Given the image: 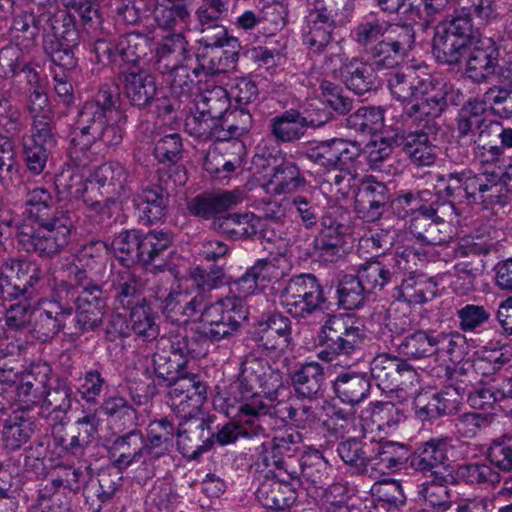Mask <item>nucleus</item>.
Instances as JSON below:
<instances>
[{
  "label": "nucleus",
  "instance_id": "nucleus-62",
  "mask_svg": "<svg viewBox=\"0 0 512 512\" xmlns=\"http://www.w3.org/2000/svg\"><path fill=\"white\" fill-rule=\"evenodd\" d=\"M189 111L190 114L187 115L185 119V131L200 139H211L213 129H215L216 120H213L208 116L198 103H195Z\"/></svg>",
  "mask_w": 512,
  "mask_h": 512
},
{
  "label": "nucleus",
  "instance_id": "nucleus-43",
  "mask_svg": "<svg viewBox=\"0 0 512 512\" xmlns=\"http://www.w3.org/2000/svg\"><path fill=\"white\" fill-rule=\"evenodd\" d=\"M152 52L151 39L139 32H130L118 38L119 58L131 67H137L141 59Z\"/></svg>",
  "mask_w": 512,
  "mask_h": 512
},
{
  "label": "nucleus",
  "instance_id": "nucleus-42",
  "mask_svg": "<svg viewBox=\"0 0 512 512\" xmlns=\"http://www.w3.org/2000/svg\"><path fill=\"white\" fill-rule=\"evenodd\" d=\"M129 324L131 330L144 341L156 340L159 336V326L155 322L156 314L148 300L130 309Z\"/></svg>",
  "mask_w": 512,
  "mask_h": 512
},
{
  "label": "nucleus",
  "instance_id": "nucleus-44",
  "mask_svg": "<svg viewBox=\"0 0 512 512\" xmlns=\"http://www.w3.org/2000/svg\"><path fill=\"white\" fill-rule=\"evenodd\" d=\"M440 338L444 340L445 335L433 337L422 330L414 331L396 343L397 351L407 359H420L432 354V348L440 342Z\"/></svg>",
  "mask_w": 512,
  "mask_h": 512
},
{
  "label": "nucleus",
  "instance_id": "nucleus-34",
  "mask_svg": "<svg viewBox=\"0 0 512 512\" xmlns=\"http://www.w3.org/2000/svg\"><path fill=\"white\" fill-rule=\"evenodd\" d=\"M340 75L345 86L357 95H363L376 88V73L367 62L356 58L344 62Z\"/></svg>",
  "mask_w": 512,
  "mask_h": 512
},
{
  "label": "nucleus",
  "instance_id": "nucleus-15",
  "mask_svg": "<svg viewBox=\"0 0 512 512\" xmlns=\"http://www.w3.org/2000/svg\"><path fill=\"white\" fill-rule=\"evenodd\" d=\"M212 419L202 410L193 413L187 418H181L177 428L178 445L194 448L189 458L197 460L203 453L209 451L215 444L211 428Z\"/></svg>",
  "mask_w": 512,
  "mask_h": 512
},
{
  "label": "nucleus",
  "instance_id": "nucleus-8",
  "mask_svg": "<svg viewBox=\"0 0 512 512\" xmlns=\"http://www.w3.org/2000/svg\"><path fill=\"white\" fill-rule=\"evenodd\" d=\"M279 303L287 314L300 320L328 308L324 288L311 273L291 277L280 291Z\"/></svg>",
  "mask_w": 512,
  "mask_h": 512
},
{
  "label": "nucleus",
  "instance_id": "nucleus-2",
  "mask_svg": "<svg viewBox=\"0 0 512 512\" xmlns=\"http://www.w3.org/2000/svg\"><path fill=\"white\" fill-rule=\"evenodd\" d=\"M25 213L39 225L38 229L28 225L18 228L16 238L26 252L51 259L69 244L75 215L65 207H54L47 189L35 188L27 193Z\"/></svg>",
  "mask_w": 512,
  "mask_h": 512
},
{
  "label": "nucleus",
  "instance_id": "nucleus-36",
  "mask_svg": "<svg viewBox=\"0 0 512 512\" xmlns=\"http://www.w3.org/2000/svg\"><path fill=\"white\" fill-rule=\"evenodd\" d=\"M175 436L177 437V430L167 417L151 421L145 437L147 456L150 459H157L167 454Z\"/></svg>",
  "mask_w": 512,
  "mask_h": 512
},
{
  "label": "nucleus",
  "instance_id": "nucleus-6",
  "mask_svg": "<svg viewBox=\"0 0 512 512\" xmlns=\"http://www.w3.org/2000/svg\"><path fill=\"white\" fill-rule=\"evenodd\" d=\"M363 330L354 325L350 315H329L321 326L318 340L323 349L318 358L342 368H351L363 356Z\"/></svg>",
  "mask_w": 512,
  "mask_h": 512
},
{
  "label": "nucleus",
  "instance_id": "nucleus-35",
  "mask_svg": "<svg viewBox=\"0 0 512 512\" xmlns=\"http://www.w3.org/2000/svg\"><path fill=\"white\" fill-rule=\"evenodd\" d=\"M309 123L298 110H287L270 119V132L277 142L294 143L303 138Z\"/></svg>",
  "mask_w": 512,
  "mask_h": 512
},
{
  "label": "nucleus",
  "instance_id": "nucleus-28",
  "mask_svg": "<svg viewBox=\"0 0 512 512\" xmlns=\"http://www.w3.org/2000/svg\"><path fill=\"white\" fill-rule=\"evenodd\" d=\"M389 201L390 192L384 183L367 181L358 191L355 207L362 219L366 222H375L381 218Z\"/></svg>",
  "mask_w": 512,
  "mask_h": 512
},
{
  "label": "nucleus",
  "instance_id": "nucleus-61",
  "mask_svg": "<svg viewBox=\"0 0 512 512\" xmlns=\"http://www.w3.org/2000/svg\"><path fill=\"white\" fill-rule=\"evenodd\" d=\"M454 474H451L452 482H465L470 484L490 483L496 484L500 482L499 473L493 471L491 467L480 464H466L459 466Z\"/></svg>",
  "mask_w": 512,
  "mask_h": 512
},
{
  "label": "nucleus",
  "instance_id": "nucleus-31",
  "mask_svg": "<svg viewBox=\"0 0 512 512\" xmlns=\"http://www.w3.org/2000/svg\"><path fill=\"white\" fill-rule=\"evenodd\" d=\"M255 495L265 508L279 511L288 510L297 499L296 489L281 477V473H275L274 479L262 482Z\"/></svg>",
  "mask_w": 512,
  "mask_h": 512
},
{
  "label": "nucleus",
  "instance_id": "nucleus-37",
  "mask_svg": "<svg viewBox=\"0 0 512 512\" xmlns=\"http://www.w3.org/2000/svg\"><path fill=\"white\" fill-rule=\"evenodd\" d=\"M183 143L179 134L173 133L161 137L154 146L153 154L158 162L163 167L159 168L157 172H167L174 168L182 169L184 173V184L188 180L187 171L183 164L179 163L183 157Z\"/></svg>",
  "mask_w": 512,
  "mask_h": 512
},
{
  "label": "nucleus",
  "instance_id": "nucleus-51",
  "mask_svg": "<svg viewBox=\"0 0 512 512\" xmlns=\"http://www.w3.org/2000/svg\"><path fill=\"white\" fill-rule=\"evenodd\" d=\"M432 478L423 484L421 493L431 507V512H446L448 510V480L443 471H434Z\"/></svg>",
  "mask_w": 512,
  "mask_h": 512
},
{
  "label": "nucleus",
  "instance_id": "nucleus-57",
  "mask_svg": "<svg viewBox=\"0 0 512 512\" xmlns=\"http://www.w3.org/2000/svg\"><path fill=\"white\" fill-rule=\"evenodd\" d=\"M26 109L33 119L32 125H36L37 122H40L46 126H52V108L43 86H35V88H29L27 94Z\"/></svg>",
  "mask_w": 512,
  "mask_h": 512
},
{
  "label": "nucleus",
  "instance_id": "nucleus-54",
  "mask_svg": "<svg viewBox=\"0 0 512 512\" xmlns=\"http://www.w3.org/2000/svg\"><path fill=\"white\" fill-rule=\"evenodd\" d=\"M226 150L231 151L232 155L229 159H224L222 168L214 162H218L216 158H210L207 156L204 162L205 170L210 173L214 178L224 179L229 177L230 174L234 173L236 169L240 168L244 161L246 154V147L241 140H234L229 143V147Z\"/></svg>",
  "mask_w": 512,
  "mask_h": 512
},
{
  "label": "nucleus",
  "instance_id": "nucleus-7",
  "mask_svg": "<svg viewBox=\"0 0 512 512\" xmlns=\"http://www.w3.org/2000/svg\"><path fill=\"white\" fill-rule=\"evenodd\" d=\"M174 236L168 230H124L112 241V247L119 261L126 267L132 265L149 266L172 254Z\"/></svg>",
  "mask_w": 512,
  "mask_h": 512
},
{
  "label": "nucleus",
  "instance_id": "nucleus-32",
  "mask_svg": "<svg viewBox=\"0 0 512 512\" xmlns=\"http://www.w3.org/2000/svg\"><path fill=\"white\" fill-rule=\"evenodd\" d=\"M112 465L119 471L126 470L133 463H137L147 455L145 437L138 429L117 437L110 448Z\"/></svg>",
  "mask_w": 512,
  "mask_h": 512
},
{
  "label": "nucleus",
  "instance_id": "nucleus-13",
  "mask_svg": "<svg viewBox=\"0 0 512 512\" xmlns=\"http://www.w3.org/2000/svg\"><path fill=\"white\" fill-rule=\"evenodd\" d=\"M415 44V31L411 24H394L387 35L369 53L380 68H394L401 63Z\"/></svg>",
  "mask_w": 512,
  "mask_h": 512
},
{
  "label": "nucleus",
  "instance_id": "nucleus-33",
  "mask_svg": "<svg viewBox=\"0 0 512 512\" xmlns=\"http://www.w3.org/2000/svg\"><path fill=\"white\" fill-rule=\"evenodd\" d=\"M357 275L369 294L381 291L387 285L399 283L400 278L388 257L366 261L358 268Z\"/></svg>",
  "mask_w": 512,
  "mask_h": 512
},
{
  "label": "nucleus",
  "instance_id": "nucleus-30",
  "mask_svg": "<svg viewBox=\"0 0 512 512\" xmlns=\"http://www.w3.org/2000/svg\"><path fill=\"white\" fill-rule=\"evenodd\" d=\"M448 439L447 437H433L422 443L410 456V466L420 472L443 471L446 473L448 464Z\"/></svg>",
  "mask_w": 512,
  "mask_h": 512
},
{
  "label": "nucleus",
  "instance_id": "nucleus-40",
  "mask_svg": "<svg viewBox=\"0 0 512 512\" xmlns=\"http://www.w3.org/2000/svg\"><path fill=\"white\" fill-rule=\"evenodd\" d=\"M495 230L491 226L479 228L475 234H464L461 230L455 233L454 253L456 256H467L469 254H488L495 248L496 242L491 236Z\"/></svg>",
  "mask_w": 512,
  "mask_h": 512
},
{
  "label": "nucleus",
  "instance_id": "nucleus-48",
  "mask_svg": "<svg viewBox=\"0 0 512 512\" xmlns=\"http://www.w3.org/2000/svg\"><path fill=\"white\" fill-rule=\"evenodd\" d=\"M169 387V393L175 397L182 393L190 394L192 406L203 405L206 400L207 386L200 380V376L184 370L173 380H165Z\"/></svg>",
  "mask_w": 512,
  "mask_h": 512
},
{
  "label": "nucleus",
  "instance_id": "nucleus-19",
  "mask_svg": "<svg viewBox=\"0 0 512 512\" xmlns=\"http://www.w3.org/2000/svg\"><path fill=\"white\" fill-rule=\"evenodd\" d=\"M292 340L291 320L280 312L267 316L259 323V333L256 338L258 348L267 356H277L286 352Z\"/></svg>",
  "mask_w": 512,
  "mask_h": 512
},
{
  "label": "nucleus",
  "instance_id": "nucleus-39",
  "mask_svg": "<svg viewBox=\"0 0 512 512\" xmlns=\"http://www.w3.org/2000/svg\"><path fill=\"white\" fill-rule=\"evenodd\" d=\"M114 300L117 308L128 310L140 303H144V287L141 279L132 272L125 270L118 273L117 280L114 282Z\"/></svg>",
  "mask_w": 512,
  "mask_h": 512
},
{
  "label": "nucleus",
  "instance_id": "nucleus-29",
  "mask_svg": "<svg viewBox=\"0 0 512 512\" xmlns=\"http://www.w3.org/2000/svg\"><path fill=\"white\" fill-rule=\"evenodd\" d=\"M344 369L333 380L332 390L342 403L355 406L370 394V377L367 373L357 372L350 368Z\"/></svg>",
  "mask_w": 512,
  "mask_h": 512
},
{
  "label": "nucleus",
  "instance_id": "nucleus-46",
  "mask_svg": "<svg viewBox=\"0 0 512 512\" xmlns=\"http://www.w3.org/2000/svg\"><path fill=\"white\" fill-rule=\"evenodd\" d=\"M201 340L203 339L199 338L196 334L189 337L178 332L170 331L157 340L156 347L167 350L169 354H176L184 359H189L190 357L196 358L205 354L202 349H198L197 347Z\"/></svg>",
  "mask_w": 512,
  "mask_h": 512
},
{
  "label": "nucleus",
  "instance_id": "nucleus-4",
  "mask_svg": "<svg viewBox=\"0 0 512 512\" xmlns=\"http://www.w3.org/2000/svg\"><path fill=\"white\" fill-rule=\"evenodd\" d=\"M336 451L354 474L371 478L395 472L409 459L406 445L367 437L342 440Z\"/></svg>",
  "mask_w": 512,
  "mask_h": 512
},
{
  "label": "nucleus",
  "instance_id": "nucleus-24",
  "mask_svg": "<svg viewBox=\"0 0 512 512\" xmlns=\"http://www.w3.org/2000/svg\"><path fill=\"white\" fill-rule=\"evenodd\" d=\"M450 95H452L451 101L454 105L459 106L463 104L456 118V135H453V137L457 139L460 145H469L474 142L475 128L481 129L482 125H484V120L481 117V113L484 110L483 105L471 98L466 99L459 90L456 92L450 90Z\"/></svg>",
  "mask_w": 512,
  "mask_h": 512
},
{
  "label": "nucleus",
  "instance_id": "nucleus-58",
  "mask_svg": "<svg viewBox=\"0 0 512 512\" xmlns=\"http://www.w3.org/2000/svg\"><path fill=\"white\" fill-rule=\"evenodd\" d=\"M154 19L159 27L173 29L178 23L184 22L189 17L187 6L174 0L156 1Z\"/></svg>",
  "mask_w": 512,
  "mask_h": 512
},
{
  "label": "nucleus",
  "instance_id": "nucleus-14",
  "mask_svg": "<svg viewBox=\"0 0 512 512\" xmlns=\"http://www.w3.org/2000/svg\"><path fill=\"white\" fill-rule=\"evenodd\" d=\"M77 402V395L71 381L56 377L45 392L39 415L50 426H64L73 404Z\"/></svg>",
  "mask_w": 512,
  "mask_h": 512
},
{
  "label": "nucleus",
  "instance_id": "nucleus-22",
  "mask_svg": "<svg viewBox=\"0 0 512 512\" xmlns=\"http://www.w3.org/2000/svg\"><path fill=\"white\" fill-rule=\"evenodd\" d=\"M443 192L445 196L441 197L439 193L438 199L428 207L422 203L419 193L407 192L399 195L390 202L392 213L400 219H406L419 212L423 217L431 218L435 224L444 223L447 214L446 196L448 195V187Z\"/></svg>",
  "mask_w": 512,
  "mask_h": 512
},
{
  "label": "nucleus",
  "instance_id": "nucleus-26",
  "mask_svg": "<svg viewBox=\"0 0 512 512\" xmlns=\"http://www.w3.org/2000/svg\"><path fill=\"white\" fill-rule=\"evenodd\" d=\"M95 184L101 189L102 196L119 197L129 189V174L121 163L105 162L91 174L88 192H93Z\"/></svg>",
  "mask_w": 512,
  "mask_h": 512
},
{
  "label": "nucleus",
  "instance_id": "nucleus-64",
  "mask_svg": "<svg viewBox=\"0 0 512 512\" xmlns=\"http://www.w3.org/2000/svg\"><path fill=\"white\" fill-rule=\"evenodd\" d=\"M337 143L338 138L321 141L308 148L304 156L325 169H337V154H340V151L337 152Z\"/></svg>",
  "mask_w": 512,
  "mask_h": 512
},
{
  "label": "nucleus",
  "instance_id": "nucleus-53",
  "mask_svg": "<svg viewBox=\"0 0 512 512\" xmlns=\"http://www.w3.org/2000/svg\"><path fill=\"white\" fill-rule=\"evenodd\" d=\"M398 357L389 354L377 355L370 363V376L383 391H395Z\"/></svg>",
  "mask_w": 512,
  "mask_h": 512
},
{
  "label": "nucleus",
  "instance_id": "nucleus-10",
  "mask_svg": "<svg viewBox=\"0 0 512 512\" xmlns=\"http://www.w3.org/2000/svg\"><path fill=\"white\" fill-rule=\"evenodd\" d=\"M45 271L36 261L8 258L0 266V294L4 301L31 298L42 286Z\"/></svg>",
  "mask_w": 512,
  "mask_h": 512
},
{
  "label": "nucleus",
  "instance_id": "nucleus-55",
  "mask_svg": "<svg viewBox=\"0 0 512 512\" xmlns=\"http://www.w3.org/2000/svg\"><path fill=\"white\" fill-rule=\"evenodd\" d=\"M190 279L200 297H205L206 294L227 281L224 268L217 264H212L207 268L200 266L194 268L190 273Z\"/></svg>",
  "mask_w": 512,
  "mask_h": 512
},
{
  "label": "nucleus",
  "instance_id": "nucleus-3",
  "mask_svg": "<svg viewBox=\"0 0 512 512\" xmlns=\"http://www.w3.org/2000/svg\"><path fill=\"white\" fill-rule=\"evenodd\" d=\"M282 386V375L267 360L247 354L237 379L230 384V394L240 402L239 422L254 426L261 416H272L273 402Z\"/></svg>",
  "mask_w": 512,
  "mask_h": 512
},
{
  "label": "nucleus",
  "instance_id": "nucleus-12",
  "mask_svg": "<svg viewBox=\"0 0 512 512\" xmlns=\"http://www.w3.org/2000/svg\"><path fill=\"white\" fill-rule=\"evenodd\" d=\"M65 287V285L56 286L47 307L35 313L31 332L40 342L45 343L54 339L65 328L72 316V294L69 295V290Z\"/></svg>",
  "mask_w": 512,
  "mask_h": 512
},
{
  "label": "nucleus",
  "instance_id": "nucleus-17",
  "mask_svg": "<svg viewBox=\"0 0 512 512\" xmlns=\"http://www.w3.org/2000/svg\"><path fill=\"white\" fill-rule=\"evenodd\" d=\"M118 80L133 107L142 110L154 103L158 88L156 78L149 70L129 67L119 72Z\"/></svg>",
  "mask_w": 512,
  "mask_h": 512
},
{
  "label": "nucleus",
  "instance_id": "nucleus-45",
  "mask_svg": "<svg viewBox=\"0 0 512 512\" xmlns=\"http://www.w3.org/2000/svg\"><path fill=\"white\" fill-rule=\"evenodd\" d=\"M336 294L338 307L345 310L361 308L366 296L370 295L358 275H344L337 285Z\"/></svg>",
  "mask_w": 512,
  "mask_h": 512
},
{
  "label": "nucleus",
  "instance_id": "nucleus-38",
  "mask_svg": "<svg viewBox=\"0 0 512 512\" xmlns=\"http://www.w3.org/2000/svg\"><path fill=\"white\" fill-rule=\"evenodd\" d=\"M512 166L505 171L488 172L481 203L505 207L512 199Z\"/></svg>",
  "mask_w": 512,
  "mask_h": 512
},
{
  "label": "nucleus",
  "instance_id": "nucleus-9",
  "mask_svg": "<svg viewBox=\"0 0 512 512\" xmlns=\"http://www.w3.org/2000/svg\"><path fill=\"white\" fill-rule=\"evenodd\" d=\"M247 319V310L237 299H221L206 306L200 315L199 326L192 332L203 341L218 342L236 335Z\"/></svg>",
  "mask_w": 512,
  "mask_h": 512
},
{
  "label": "nucleus",
  "instance_id": "nucleus-20",
  "mask_svg": "<svg viewBox=\"0 0 512 512\" xmlns=\"http://www.w3.org/2000/svg\"><path fill=\"white\" fill-rule=\"evenodd\" d=\"M52 126L37 122L32 125V134L23 140V157L28 171L34 175L41 174L56 147L57 140Z\"/></svg>",
  "mask_w": 512,
  "mask_h": 512
},
{
  "label": "nucleus",
  "instance_id": "nucleus-49",
  "mask_svg": "<svg viewBox=\"0 0 512 512\" xmlns=\"http://www.w3.org/2000/svg\"><path fill=\"white\" fill-rule=\"evenodd\" d=\"M270 184L276 194H289L305 186L306 180L294 162L284 161L273 168Z\"/></svg>",
  "mask_w": 512,
  "mask_h": 512
},
{
  "label": "nucleus",
  "instance_id": "nucleus-23",
  "mask_svg": "<svg viewBox=\"0 0 512 512\" xmlns=\"http://www.w3.org/2000/svg\"><path fill=\"white\" fill-rule=\"evenodd\" d=\"M453 50L450 51V66L465 63V72L474 82H483L490 75L495 73L496 59L482 49L471 50V45L463 43H452Z\"/></svg>",
  "mask_w": 512,
  "mask_h": 512
},
{
  "label": "nucleus",
  "instance_id": "nucleus-16",
  "mask_svg": "<svg viewBox=\"0 0 512 512\" xmlns=\"http://www.w3.org/2000/svg\"><path fill=\"white\" fill-rule=\"evenodd\" d=\"M242 201L243 193L239 190L206 191L188 199L186 209L193 217L214 222Z\"/></svg>",
  "mask_w": 512,
  "mask_h": 512
},
{
  "label": "nucleus",
  "instance_id": "nucleus-21",
  "mask_svg": "<svg viewBox=\"0 0 512 512\" xmlns=\"http://www.w3.org/2000/svg\"><path fill=\"white\" fill-rule=\"evenodd\" d=\"M212 231L231 240L248 239L257 234L266 238L262 219L253 213H224L211 222Z\"/></svg>",
  "mask_w": 512,
  "mask_h": 512
},
{
  "label": "nucleus",
  "instance_id": "nucleus-60",
  "mask_svg": "<svg viewBox=\"0 0 512 512\" xmlns=\"http://www.w3.org/2000/svg\"><path fill=\"white\" fill-rule=\"evenodd\" d=\"M55 188L59 197L66 198H81L85 203V195L89 196V179L83 180L79 174H74L71 171L61 172L55 177Z\"/></svg>",
  "mask_w": 512,
  "mask_h": 512
},
{
  "label": "nucleus",
  "instance_id": "nucleus-59",
  "mask_svg": "<svg viewBox=\"0 0 512 512\" xmlns=\"http://www.w3.org/2000/svg\"><path fill=\"white\" fill-rule=\"evenodd\" d=\"M328 463L317 450L306 451L299 460L301 478L313 485L323 483L327 475Z\"/></svg>",
  "mask_w": 512,
  "mask_h": 512
},
{
  "label": "nucleus",
  "instance_id": "nucleus-47",
  "mask_svg": "<svg viewBox=\"0 0 512 512\" xmlns=\"http://www.w3.org/2000/svg\"><path fill=\"white\" fill-rule=\"evenodd\" d=\"M393 25L378 18H370L360 22L352 30L351 37L359 48L370 52L375 44L387 35Z\"/></svg>",
  "mask_w": 512,
  "mask_h": 512
},
{
  "label": "nucleus",
  "instance_id": "nucleus-5",
  "mask_svg": "<svg viewBox=\"0 0 512 512\" xmlns=\"http://www.w3.org/2000/svg\"><path fill=\"white\" fill-rule=\"evenodd\" d=\"M121 107L118 85L103 84L92 100L86 101L78 111L69 155L76 166H86L90 157L89 140L111 120L113 112Z\"/></svg>",
  "mask_w": 512,
  "mask_h": 512
},
{
  "label": "nucleus",
  "instance_id": "nucleus-27",
  "mask_svg": "<svg viewBox=\"0 0 512 512\" xmlns=\"http://www.w3.org/2000/svg\"><path fill=\"white\" fill-rule=\"evenodd\" d=\"M290 379L299 398L313 401L324 396L325 372L320 363L310 361L301 364L290 374Z\"/></svg>",
  "mask_w": 512,
  "mask_h": 512
},
{
  "label": "nucleus",
  "instance_id": "nucleus-63",
  "mask_svg": "<svg viewBox=\"0 0 512 512\" xmlns=\"http://www.w3.org/2000/svg\"><path fill=\"white\" fill-rule=\"evenodd\" d=\"M197 103L213 120H218L219 117L230 112L229 93L221 86H215L211 90L205 91Z\"/></svg>",
  "mask_w": 512,
  "mask_h": 512
},
{
  "label": "nucleus",
  "instance_id": "nucleus-56",
  "mask_svg": "<svg viewBox=\"0 0 512 512\" xmlns=\"http://www.w3.org/2000/svg\"><path fill=\"white\" fill-rule=\"evenodd\" d=\"M190 359H184L176 354H169L167 350L156 347L152 356L154 373L158 379L173 380L179 373L186 370Z\"/></svg>",
  "mask_w": 512,
  "mask_h": 512
},
{
  "label": "nucleus",
  "instance_id": "nucleus-11",
  "mask_svg": "<svg viewBox=\"0 0 512 512\" xmlns=\"http://www.w3.org/2000/svg\"><path fill=\"white\" fill-rule=\"evenodd\" d=\"M184 185L182 169L174 168L169 174L157 172V183L142 188L133 198L139 219L151 225L165 218L170 203L169 190Z\"/></svg>",
  "mask_w": 512,
  "mask_h": 512
},
{
  "label": "nucleus",
  "instance_id": "nucleus-18",
  "mask_svg": "<svg viewBox=\"0 0 512 512\" xmlns=\"http://www.w3.org/2000/svg\"><path fill=\"white\" fill-rule=\"evenodd\" d=\"M240 50L238 39L210 47H199L196 53L198 66L193 68L192 74L198 77L201 71L207 75L226 73L236 67Z\"/></svg>",
  "mask_w": 512,
  "mask_h": 512
},
{
  "label": "nucleus",
  "instance_id": "nucleus-1",
  "mask_svg": "<svg viewBox=\"0 0 512 512\" xmlns=\"http://www.w3.org/2000/svg\"><path fill=\"white\" fill-rule=\"evenodd\" d=\"M40 34L42 49L53 64L68 71L77 67L76 49L80 42L72 15L39 14L33 8L13 15L9 35L14 44L32 51L38 45Z\"/></svg>",
  "mask_w": 512,
  "mask_h": 512
},
{
  "label": "nucleus",
  "instance_id": "nucleus-25",
  "mask_svg": "<svg viewBox=\"0 0 512 512\" xmlns=\"http://www.w3.org/2000/svg\"><path fill=\"white\" fill-rule=\"evenodd\" d=\"M428 84L429 74L412 66L391 73L388 78V87L392 95L403 102L420 99V94L426 91Z\"/></svg>",
  "mask_w": 512,
  "mask_h": 512
},
{
  "label": "nucleus",
  "instance_id": "nucleus-52",
  "mask_svg": "<svg viewBox=\"0 0 512 512\" xmlns=\"http://www.w3.org/2000/svg\"><path fill=\"white\" fill-rule=\"evenodd\" d=\"M272 416H278L282 421H289L298 429H312L318 421L316 411L308 405L295 408L287 402L278 401L273 405Z\"/></svg>",
  "mask_w": 512,
  "mask_h": 512
},
{
  "label": "nucleus",
  "instance_id": "nucleus-50",
  "mask_svg": "<svg viewBox=\"0 0 512 512\" xmlns=\"http://www.w3.org/2000/svg\"><path fill=\"white\" fill-rule=\"evenodd\" d=\"M346 126L356 132L374 135L384 121V109L382 107L364 106L357 109L346 118Z\"/></svg>",
  "mask_w": 512,
  "mask_h": 512
},
{
  "label": "nucleus",
  "instance_id": "nucleus-41",
  "mask_svg": "<svg viewBox=\"0 0 512 512\" xmlns=\"http://www.w3.org/2000/svg\"><path fill=\"white\" fill-rule=\"evenodd\" d=\"M35 423L22 414L15 412L5 420L2 441L6 449L18 450L26 444L34 433Z\"/></svg>",
  "mask_w": 512,
  "mask_h": 512
}]
</instances>
